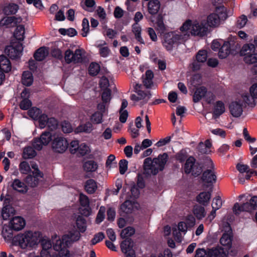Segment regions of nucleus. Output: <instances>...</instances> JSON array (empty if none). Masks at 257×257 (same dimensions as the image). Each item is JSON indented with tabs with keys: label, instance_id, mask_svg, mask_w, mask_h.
<instances>
[{
	"label": "nucleus",
	"instance_id": "f257e3e1",
	"mask_svg": "<svg viewBox=\"0 0 257 257\" xmlns=\"http://www.w3.org/2000/svg\"><path fill=\"white\" fill-rule=\"evenodd\" d=\"M41 237V232L28 230L16 235L14 241L22 249H32L35 248L40 243Z\"/></svg>",
	"mask_w": 257,
	"mask_h": 257
},
{
	"label": "nucleus",
	"instance_id": "f03ea898",
	"mask_svg": "<svg viewBox=\"0 0 257 257\" xmlns=\"http://www.w3.org/2000/svg\"><path fill=\"white\" fill-rule=\"evenodd\" d=\"M169 156L167 153L160 154L157 158L153 160L151 158H147L144 161V174L150 176L156 175L159 171H163L168 161Z\"/></svg>",
	"mask_w": 257,
	"mask_h": 257
},
{
	"label": "nucleus",
	"instance_id": "7ed1b4c3",
	"mask_svg": "<svg viewBox=\"0 0 257 257\" xmlns=\"http://www.w3.org/2000/svg\"><path fill=\"white\" fill-rule=\"evenodd\" d=\"M203 165L201 163L196 162L192 156H190L184 165V171L186 174H191L194 177H198L202 172Z\"/></svg>",
	"mask_w": 257,
	"mask_h": 257
},
{
	"label": "nucleus",
	"instance_id": "20e7f679",
	"mask_svg": "<svg viewBox=\"0 0 257 257\" xmlns=\"http://www.w3.org/2000/svg\"><path fill=\"white\" fill-rule=\"evenodd\" d=\"M184 40V36L180 33L174 32L166 33L163 35V45L167 50L171 51L174 45L182 43Z\"/></svg>",
	"mask_w": 257,
	"mask_h": 257
},
{
	"label": "nucleus",
	"instance_id": "39448f33",
	"mask_svg": "<svg viewBox=\"0 0 257 257\" xmlns=\"http://www.w3.org/2000/svg\"><path fill=\"white\" fill-rule=\"evenodd\" d=\"M240 55L243 57L245 63L251 64L257 63V50L251 44H244L242 47Z\"/></svg>",
	"mask_w": 257,
	"mask_h": 257
},
{
	"label": "nucleus",
	"instance_id": "423d86ee",
	"mask_svg": "<svg viewBox=\"0 0 257 257\" xmlns=\"http://www.w3.org/2000/svg\"><path fill=\"white\" fill-rule=\"evenodd\" d=\"M257 209V196H252L249 202L243 203L241 205L235 203L233 207V211L235 214H239L240 212H250Z\"/></svg>",
	"mask_w": 257,
	"mask_h": 257
},
{
	"label": "nucleus",
	"instance_id": "0eeeda50",
	"mask_svg": "<svg viewBox=\"0 0 257 257\" xmlns=\"http://www.w3.org/2000/svg\"><path fill=\"white\" fill-rule=\"evenodd\" d=\"M53 136L51 132L45 131L40 137L35 138L33 140L32 146L37 151L42 149L43 146H46L52 140Z\"/></svg>",
	"mask_w": 257,
	"mask_h": 257
},
{
	"label": "nucleus",
	"instance_id": "6e6552de",
	"mask_svg": "<svg viewBox=\"0 0 257 257\" xmlns=\"http://www.w3.org/2000/svg\"><path fill=\"white\" fill-rule=\"evenodd\" d=\"M69 143L64 137L58 136L54 138L52 143V148L54 152L58 153H63L68 147Z\"/></svg>",
	"mask_w": 257,
	"mask_h": 257
},
{
	"label": "nucleus",
	"instance_id": "1a4fd4ad",
	"mask_svg": "<svg viewBox=\"0 0 257 257\" xmlns=\"http://www.w3.org/2000/svg\"><path fill=\"white\" fill-rule=\"evenodd\" d=\"M23 45L19 43L15 45L7 46L5 49V53L12 59L20 58L23 51Z\"/></svg>",
	"mask_w": 257,
	"mask_h": 257
},
{
	"label": "nucleus",
	"instance_id": "9d476101",
	"mask_svg": "<svg viewBox=\"0 0 257 257\" xmlns=\"http://www.w3.org/2000/svg\"><path fill=\"white\" fill-rule=\"evenodd\" d=\"M32 168L34 169L32 171V174L28 175L25 178L26 182L32 187H36L39 182V178L43 177V173L40 171L37 167L33 166Z\"/></svg>",
	"mask_w": 257,
	"mask_h": 257
},
{
	"label": "nucleus",
	"instance_id": "9b49d317",
	"mask_svg": "<svg viewBox=\"0 0 257 257\" xmlns=\"http://www.w3.org/2000/svg\"><path fill=\"white\" fill-rule=\"evenodd\" d=\"M11 62L5 55H0V85L3 83L5 79V73H8L11 70Z\"/></svg>",
	"mask_w": 257,
	"mask_h": 257
},
{
	"label": "nucleus",
	"instance_id": "f8f14e48",
	"mask_svg": "<svg viewBox=\"0 0 257 257\" xmlns=\"http://www.w3.org/2000/svg\"><path fill=\"white\" fill-rule=\"evenodd\" d=\"M122 252L125 257H136L135 251L133 249V241L131 238H126L120 245Z\"/></svg>",
	"mask_w": 257,
	"mask_h": 257
},
{
	"label": "nucleus",
	"instance_id": "ddd939ff",
	"mask_svg": "<svg viewBox=\"0 0 257 257\" xmlns=\"http://www.w3.org/2000/svg\"><path fill=\"white\" fill-rule=\"evenodd\" d=\"M227 224L229 228V230L227 231H225V232L223 233L220 239V243L222 245L226 247V250L228 251L232 246L233 235L230 224L228 223H227Z\"/></svg>",
	"mask_w": 257,
	"mask_h": 257
},
{
	"label": "nucleus",
	"instance_id": "4468645a",
	"mask_svg": "<svg viewBox=\"0 0 257 257\" xmlns=\"http://www.w3.org/2000/svg\"><path fill=\"white\" fill-rule=\"evenodd\" d=\"M187 228L188 226L184 221H180L178 223L177 226L172 227L173 235L177 241H181L182 236L181 232L185 233L187 230Z\"/></svg>",
	"mask_w": 257,
	"mask_h": 257
},
{
	"label": "nucleus",
	"instance_id": "2eb2a0df",
	"mask_svg": "<svg viewBox=\"0 0 257 257\" xmlns=\"http://www.w3.org/2000/svg\"><path fill=\"white\" fill-rule=\"evenodd\" d=\"M208 257H227L228 251L224 248L217 246L211 248H208Z\"/></svg>",
	"mask_w": 257,
	"mask_h": 257
},
{
	"label": "nucleus",
	"instance_id": "dca6fc26",
	"mask_svg": "<svg viewBox=\"0 0 257 257\" xmlns=\"http://www.w3.org/2000/svg\"><path fill=\"white\" fill-rule=\"evenodd\" d=\"M11 199L6 197L4 200L3 208L2 210V216L4 220H7L14 211L13 207L11 205Z\"/></svg>",
	"mask_w": 257,
	"mask_h": 257
},
{
	"label": "nucleus",
	"instance_id": "f3484780",
	"mask_svg": "<svg viewBox=\"0 0 257 257\" xmlns=\"http://www.w3.org/2000/svg\"><path fill=\"white\" fill-rule=\"evenodd\" d=\"M207 31V28L203 24L194 22L193 24L191 32L193 35L203 37L206 35Z\"/></svg>",
	"mask_w": 257,
	"mask_h": 257
},
{
	"label": "nucleus",
	"instance_id": "a211bd4d",
	"mask_svg": "<svg viewBox=\"0 0 257 257\" xmlns=\"http://www.w3.org/2000/svg\"><path fill=\"white\" fill-rule=\"evenodd\" d=\"M216 175L211 169H207L203 172L201 180L203 182L212 185L216 182Z\"/></svg>",
	"mask_w": 257,
	"mask_h": 257
},
{
	"label": "nucleus",
	"instance_id": "6ab92c4d",
	"mask_svg": "<svg viewBox=\"0 0 257 257\" xmlns=\"http://www.w3.org/2000/svg\"><path fill=\"white\" fill-rule=\"evenodd\" d=\"M231 115L235 117H239L242 113V104L239 101H232L229 106Z\"/></svg>",
	"mask_w": 257,
	"mask_h": 257
},
{
	"label": "nucleus",
	"instance_id": "aec40b11",
	"mask_svg": "<svg viewBox=\"0 0 257 257\" xmlns=\"http://www.w3.org/2000/svg\"><path fill=\"white\" fill-rule=\"evenodd\" d=\"M10 228L13 230L19 231L25 226V221L20 216L14 217L10 222Z\"/></svg>",
	"mask_w": 257,
	"mask_h": 257
},
{
	"label": "nucleus",
	"instance_id": "412c9836",
	"mask_svg": "<svg viewBox=\"0 0 257 257\" xmlns=\"http://www.w3.org/2000/svg\"><path fill=\"white\" fill-rule=\"evenodd\" d=\"M225 111L224 103L221 100H218L214 105L213 111V117L214 118L219 117Z\"/></svg>",
	"mask_w": 257,
	"mask_h": 257
},
{
	"label": "nucleus",
	"instance_id": "4be33fe9",
	"mask_svg": "<svg viewBox=\"0 0 257 257\" xmlns=\"http://www.w3.org/2000/svg\"><path fill=\"white\" fill-rule=\"evenodd\" d=\"M11 186L14 190L21 193H26L28 190L26 184L18 179H15Z\"/></svg>",
	"mask_w": 257,
	"mask_h": 257
},
{
	"label": "nucleus",
	"instance_id": "5701e85b",
	"mask_svg": "<svg viewBox=\"0 0 257 257\" xmlns=\"http://www.w3.org/2000/svg\"><path fill=\"white\" fill-rule=\"evenodd\" d=\"M230 53V44L228 41H223L218 52V57L220 59L226 58Z\"/></svg>",
	"mask_w": 257,
	"mask_h": 257
},
{
	"label": "nucleus",
	"instance_id": "b1692460",
	"mask_svg": "<svg viewBox=\"0 0 257 257\" xmlns=\"http://www.w3.org/2000/svg\"><path fill=\"white\" fill-rule=\"evenodd\" d=\"M211 192H202L196 197V201L203 206L207 205L211 198Z\"/></svg>",
	"mask_w": 257,
	"mask_h": 257
},
{
	"label": "nucleus",
	"instance_id": "393cba45",
	"mask_svg": "<svg viewBox=\"0 0 257 257\" xmlns=\"http://www.w3.org/2000/svg\"><path fill=\"white\" fill-rule=\"evenodd\" d=\"M207 93V89L204 86L196 88L193 96V101L195 103L199 102Z\"/></svg>",
	"mask_w": 257,
	"mask_h": 257
},
{
	"label": "nucleus",
	"instance_id": "a878e982",
	"mask_svg": "<svg viewBox=\"0 0 257 257\" xmlns=\"http://www.w3.org/2000/svg\"><path fill=\"white\" fill-rule=\"evenodd\" d=\"M48 52L46 47L38 48L34 54V57L37 61L44 60L47 56Z\"/></svg>",
	"mask_w": 257,
	"mask_h": 257
},
{
	"label": "nucleus",
	"instance_id": "bb28decb",
	"mask_svg": "<svg viewBox=\"0 0 257 257\" xmlns=\"http://www.w3.org/2000/svg\"><path fill=\"white\" fill-rule=\"evenodd\" d=\"M155 25V28L159 33L161 34H165L166 28L164 23L163 17L161 14L157 16Z\"/></svg>",
	"mask_w": 257,
	"mask_h": 257
},
{
	"label": "nucleus",
	"instance_id": "cd10ccee",
	"mask_svg": "<svg viewBox=\"0 0 257 257\" xmlns=\"http://www.w3.org/2000/svg\"><path fill=\"white\" fill-rule=\"evenodd\" d=\"M134 203L129 200L125 201L120 207L121 211L125 214H128L131 213L133 210Z\"/></svg>",
	"mask_w": 257,
	"mask_h": 257
},
{
	"label": "nucleus",
	"instance_id": "c85d7f7f",
	"mask_svg": "<svg viewBox=\"0 0 257 257\" xmlns=\"http://www.w3.org/2000/svg\"><path fill=\"white\" fill-rule=\"evenodd\" d=\"M84 187L85 190L88 193L93 194L97 189L96 182L93 179H88L86 181Z\"/></svg>",
	"mask_w": 257,
	"mask_h": 257
},
{
	"label": "nucleus",
	"instance_id": "c756f323",
	"mask_svg": "<svg viewBox=\"0 0 257 257\" xmlns=\"http://www.w3.org/2000/svg\"><path fill=\"white\" fill-rule=\"evenodd\" d=\"M25 27L23 25L17 26L14 33V37L20 41H23L25 38Z\"/></svg>",
	"mask_w": 257,
	"mask_h": 257
},
{
	"label": "nucleus",
	"instance_id": "7c9ffc66",
	"mask_svg": "<svg viewBox=\"0 0 257 257\" xmlns=\"http://www.w3.org/2000/svg\"><path fill=\"white\" fill-rule=\"evenodd\" d=\"M220 22L219 18L215 13L210 14L207 17L208 25L211 27L218 26L220 24Z\"/></svg>",
	"mask_w": 257,
	"mask_h": 257
},
{
	"label": "nucleus",
	"instance_id": "2f4dec72",
	"mask_svg": "<svg viewBox=\"0 0 257 257\" xmlns=\"http://www.w3.org/2000/svg\"><path fill=\"white\" fill-rule=\"evenodd\" d=\"M22 81L23 85L26 86H31L33 82L32 74L29 71H24L22 75Z\"/></svg>",
	"mask_w": 257,
	"mask_h": 257
},
{
	"label": "nucleus",
	"instance_id": "473e14b6",
	"mask_svg": "<svg viewBox=\"0 0 257 257\" xmlns=\"http://www.w3.org/2000/svg\"><path fill=\"white\" fill-rule=\"evenodd\" d=\"M90 152V150L89 147L85 143H82L77 147V153L75 154L77 157H80L84 156Z\"/></svg>",
	"mask_w": 257,
	"mask_h": 257
},
{
	"label": "nucleus",
	"instance_id": "72a5a7b5",
	"mask_svg": "<svg viewBox=\"0 0 257 257\" xmlns=\"http://www.w3.org/2000/svg\"><path fill=\"white\" fill-rule=\"evenodd\" d=\"M19 9V6L15 4H10L5 7L3 12L6 15H12L15 14Z\"/></svg>",
	"mask_w": 257,
	"mask_h": 257
},
{
	"label": "nucleus",
	"instance_id": "f704fd0d",
	"mask_svg": "<svg viewBox=\"0 0 257 257\" xmlns=\"http://www.w3.org/2000/svg\"><path fill=\"white\" fill-rule=\"evenodd\" d=\"M193 213L199 220L202 219L206 214L204 207L200 205H195L194 207Z\"/></svg>",
	"mask_w": 257,
	"mask_h": 257
},
{
	"label": "nucleus",
	"instance_id": "c9c22d12",
	"mask_svg": "<svg viewBox=\"0 0 257 257\" xmlns=\"http://www.w3.org/2000/svg\"><path fill=\"white\" fill-rule=\"evenodd\" d=\"M98 167L97 164L93 160H89L85 162L83 164V168L86 172H94Z\"/></svg>",
	"mask_w": 257,
	"mask_h": 257
},
{
	"label": "nucleus",
	"instance_id": "e433bc0d",
	"mask_svg": "<svg viewBox=\"0 0 257 257\" xmlns=\"http://www.w3.org/2000/svg\"><path fill=\"white\" fill-rule=\"evenodd\" d=\"M33 147H27L25 148L23 151V158L24 159H32L37 155V153Z\"/></svg>",
	"mask_w": 257,
	"mask_h": 257
},
{
	"label": "nucleus",
	"instance_id": "4c0bfd02",
	"mask_svg": "<svg viewBox=\"0 0 257 257\" xmlns=\"http://www.w3.org/2000/svg\"><path fill=\"white\" fill-rule=\"evenodd\" d=\"M215 14H217L219 18L220 21H224L227 18L226 8L224 6H220L216 7Z\"/></svg>",
	"mask_w": 257,
	"mask_h": 257
},
{
	"label": "nucleus",
	"instance_id": "58836bf2",
	"mask_svg": "<svg viewBox=\"0 0 257 257\" xmlns=\"http://www.w3.org/2000/svg\"><path fill=\"white\" fill-rule=\"evenodd\" d=\"M100 67L96 62H92L90 64L88 68V73L90 76H96L99 72Z\"/></svg>",
	"mask_w": 257,
	"mask_h": 257
},
{
	"label": "nucleus",
	"instance_id": "ea45409f",
	"mask_svg": "<svg viewBox=\"0 0 257 257\" xmlns=\"http://www.w3.org/2000/svg\"><path fill=\"white\" fill-rule=\"evenodd\" d=\"M76 224L80 232H84L85 231L86 229V220L83 216H78L76 220Z\"/></svg>",
	"mask_w": 257,
	"mask_h": 257
},
{
	"label": "nucleus",
	"instance_id": "a19ab883",
	"mask_svg": "<svg viewBox=\"0 0 257 257\" xmlns=\"http://www.w3.org/2000/svg\"><path fill=\"white\" fill-rule=\"evenodd\" d=\"M242 98L243 102L250 107H254L255 106L254 97L250 94V93H245L242 94Z\"/></svg>",
	"mask_w": 257,
	"mask_h": 257
},
{
	"label": "nucleus",
	"instance_id": "79ce46f5",
	"mask_svg": "<svg viewBox=\"0 0 257 257\" xmlns=\"http://www.w3.org/2000/svg\"><path fill=\"white\" fill-rule=\"evenodd\" d=\"M135 233V228L132 226H128L121 230L120 235L122 238L125 239L129 238L128 237L132 236Z\"/></svg>",
	"mask_w": 257,
	"mask_h": 257
},
{
	"label": "nucleus",
	"instance_id": "37998d69",
	"mask_svg": "<svg viewBox=\"0 0 257 257\" xmlns=\"http://www.w3.org/2000/svg\"><path fill=\"white\" fill-rule=\"evenodd\" d=\"M42 110L37 107H33L28 111L29 116L34 120H37L38 117L42 113Z\"/></svg>",
	"mask_w": 257,
	"mask_h": 257
},
{
	"label": "nucleus",
	"instance_id": "c03bdc74",
	"mask_svg": "<svg viewBox=\"0 0 257 257\" xmlns=\"http://www.w3.org/2000/svg\"><path fill=\"white\" fill-rule=\"evenodd\" d=\"M106 168L110 169L111 168H116L117 167V162L115 160V157L113 155H110L107 158L106 163H105Z\"/></svg>",
	"mask_w": 257,
	"mask_h": 257
},
{
	"label": "nucleus",
	"instance_id": "a18cd8bd",
	"mask_svg": "<svg viewBox=\"0 0 257 257\" xmlns=\"http://www.w3.org/2000/svg\"><path fill=\"white\" fill-rule=\"evenodd\" d=\"M73 63L76 64L82 63L83 61L82 50L80 49H76L74 53L73 52Z\"/></svg>",
	"mask_w": 257,
	"mask_h": 257
},
{
	"label": "nucleus",
	"instance_id": "49530a36",
	"mask_svg": "<svg viewBox=\"0 0 257 257\" xmlns=\"http://www.w3.org/2000/svg\"><path fill=\"white\" fill-rule=\"evenodd\" d=\"M111 91L109 88H105L104 89L102 94H101V99L103 103H107L109 102L111 97Z\"/></svg>",
	"mask_w": 257,
	"mask_h": 257
},
{
	"label": "nucleus",
	"instance_id": "de8ad7c7",
	"mask_svg": "<svg viewBox=\"0 0 257 257\" xmlns=\"http://www.w3.org/2000/svg\"><path fill=\"white\" fill-rule=\"evenodd\" d=\"M49 120V118L48 115L44 113H42L37 118V120L39 122V125L40 128H43L47 126L48 124V121Z\"/></svg>",
	"mask_w": 257,
	"mask_h": 257
},
{
	"label": "nucleus",
	"instance_id": "09e8293b",
	"mask_svg": "<svg viewBox=\"0 0 257 257\" xmlns=\"http://www.w3.org/2000/svg\"><path fill=\"white\" fill-rule=\"evenodd\" d=\"M207 57V52L206 50H200L197 53L196 56V60L198 62L203 63L206 61Z\"/></svg>",
	"mask_w": 257,
	"mask_h": 257
},
{
	"label": "nucleus",
	"instance_id": "8fccbe9b",
	"mask_svg": "<svg viewBox=\"0 0 257 257\" xmlns=\"http://www.w3.org/2000/svg\"><path fill=\"white\" fill-rule=\"evenodd\" d=\"M105 238V234L102 232H99L94 234L93 238L91 240L92 245H95L101 241Z\"/></svg>",
	"mask_w": 257,
	"mask_h": 257
},
{
	"label": "nucleus",
	"instance_id": "3c124183",
	"mask_svg": "<svg viewBox=\"0 0 257 257\" xmlns=\"http://www.w3.org/2000/svg\"><path fill=\"white\" fill-rule=\"evenodd\" d=\"M105 208L103 206L100 207L95 219L96 223L99 224L104 220L105 218Z\"/></svg>",
	"mask_w": 257,
	"mask_h": 257
},
{
	"label": "nucleus",
	"instance_id": "603ef678",
	"mask_svg": "<svg viewBox=\"0 0 257 257\" xmlns=\"http://www.w3.org/2000/svg\"><path fill=\"white\" fill-rule=\"evenodd\" d=\"M32 106V102L28 98H24L20 102L19 106L20 108L22 110H28Z\"/></svg>",
	"mask_w": 257,
	"mask_h": 257
},
{
	"label": "nucleus",
	"instance_id": "864d4df0",
	"mask_svg": "<svg viewBox=\"0 0 257 257\" xmlns=\"http://www.w3.org/2000/svg\"><path fill=\"white\" fill-rule=\"evenodd\" d=\"M19 169L21 173L25 174H27L31 171L29 164L26 161H23L20 164Z\"/></svg>",
	"mask_w": 257,
	"mask_h": 257
},
{
	"label": "nucleus",
	"instance_id": "5fc2aeb1",
	"mask_svg": "<svg viewBox=\"0 0 257 257\" xmlns=\"http://www.w3.org/2000/svg\"><path fill=\"white\" fill-rule=\"evenodd\" d=\"M82 29L83 33L82 34V36L83 37H86L87 34L89 32V24L88 20L87 18H84L82 22Z\"/></svg>",
	"mask_w": 257,
	"mask_h": 257
},
{
	"label": "nucleus",
	"instance_id": "6e6d98bb",
	"mask_svg": "<svg viewBox=\"0 0 257 257\" xmlns=\"http://www.w3.org/2000/svg\"><path fill=\"white\" fill-rule=\"evenodd\" d=\"M118 165L120 174H124L127 170L128 161L125 159L120 160Z\"/></svg>",
	"mask_w": 257,
	"mask_h": 257
},
{
	"label": "nucleus",
	"instance_id": "4d7b16f0",
	"mask_svg": "<svg viewBox=\"0 0 257 257\" xmlns=\"http://www.w3.org/2000/svg\"><path fill=\"white\" fill-rule=\"evenodd\" d=\"M247 22V17L244 15H242L239 17L236 23V27L237 28L241 29L246 24Z\"/></svg>",
	"mask_w": 257,
	"mask_h": 257
},
{
	"label": "nucleus",
	"instance_id": "13d9d810",
	"mask_svg": "<svg viewBox=\"0 0 257 257\" xmlns=\"http://www.w3.org/2000/svg\"><path fill=\"white\" fill-rule=\"evenodd\" d=\"M187 153L184 150H181L176 155V159L177 161L180 163L184 162L185 160H187Z\"/></svg>",
	"mask_w": 257,
	"mask_h": 257
},
{
	"label": "nucleus",
	"instance_id": "bf43d9fd",
	"mask_svg": "<svg viewBox=\"0 0 257 257\" xmlns=\"http://www.w3.org/2000/svg\"><path fill=\"white\" fill-rule=\"evenodd\" d=\"M40 243H41L42 246V250L45 249L47 250H49L52 247V244L51 241L50 240L44 239L42 235L41 237V240Z\"/></svg>",
	"mask_w": 257,
	"mask_h": 257
},
{
	"label": "nucleus",
	"instance_id": "052dcab7",
	"mask_svg": "<svg viewBox=\"0 0 257 257\" xmlns=\"http://www.w3.org/2000/svg\"><path fill=\"white\" fill-rule=\"evenodd\" d=\"M15 19V17L14 16L4 18L0 21V25L3 26H9V25L14 23Z\"/></svg>",
	"mask_w": 257,
	"mask_h": 257
},
{
	"label": "nucleus",
	"instance_id": "680f3d73",
	"mask_svg": "<svg viewBox=\"0 0 257 257\" xmlns=\"http://www.w3.org/2000/svg\"><path fill=\"white\" fill-rule=\"evenodd\" d=\"M103 114L101 112H96L91 116L92 121L95 123L98 124L102 122Z\"/></svg>",
	"mask_w": 257,
	"mask_h": 257
},
{
	"label": "nucleus",
	"instance_id": "e2e57ef3",
	"mask_svg": "<svg viewBox=\"0 0 257 257\" xmlns=\"http://www.w3.org/2000/svg\"><path fill=\"white\" fill-rule=\"evenodd\" d=\"M79 202L80 205L83 207H87L89 205L88 197L82 193H81L79 196Z\"/></svg>",
	"mask_w": 257,
	"mask_h": 257
},
{
	"label": "nucleus",
	"instance_id": "0e129e2a",
	"mask_svg": "<svg viewBox=\"0 0 257 257\" xmlns=\"http://www.w3.org/2000/svg\"><path fill=\"white\" fill-rule=\"evenodd\" d=\"M85 6L88 9L83 8L85 11L89 12H93L94 11V7L95 6V2L94 0H85L84 2Z\"/></svg>",
	"mask_w": 257,
	"mask_h": 257
},
{
	"label": "nucleus",
	"instance_id": "69168bd1",
	"mask_svg": "<svg viewBox=\"0 0 257 257\" xmlns=\"http://www.w3.org/2000/svg\"><path fill=\"white\" fill-rule=\"evenodd\" d=\"M192 23L190 20H187L184 22L183 25L180 27V30L181 32H187L191 28L192 29Z\"/></svg>",
	"mask_w": 257,
	"mask_h": 257
},
{
	"label": "nucleus",
	"instance_id": "338daca9",
	"mask_svg": "<svg viewBox=\"0 0 257 257\" xmlns=\"http://www.w3.org/2000/svg\"><path fill=\"white\" fill-rule=\"evenodd\" d=\"M73 51L68 49L65 52L64 59L67 64H70L73 62Z\"/></svg>",
	"mask_w": 257,
	"mask_h": 257
},
{
	"label": "nucleus",
	"instance_id": "774afa93",
	"mask_svg": "<svg viewBox=\"0 0 257 257\" xmlns=\"http://www.w3.org/2000/svg\"><path fill=\"white\" fill-rule=\"evenodd\" d=\"M194 257H208V250L204 248H197Z\"/></svg>",
	"mask_w": 257,
	"mask_h": 257
}]
</instances>
